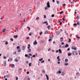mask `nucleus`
<instances>
[{"instance_id": "nucleus-1", "label": "nucleus", "mask_w": 80, "mask_h": 80, "mask_svg": "<svg viewBox=\"0 0 80 80\" xmlns=\"http://www.w3.org/2000/svg\"><path fill=\"white\" fill-rule=\"evenodd\" d=\"M50 2L48 1L47 3V6L45 7V10H47L48 9V8H50Z\"/></svg>"}, {"instance_id": "nucleus-2", "label": "nucleus", "mask_w": 80, "mask_h": 80, "mask_svg": "<svg viewBox=\"0 0 80 80\" xmlns=\"http://www.w3.org/2000/svg\"><path fill=\"white\" fill-rule=\"evenodd\" d=\"M77 48H76V47H72V50H77Z\"/></svg>"}, {"instance_id": "nucleus-3", "label": "nucleus", "mask_w": 80, "mask_h": 80, "mask_svg": "<svg viewBox=\"0 0 80 80\" xmlns=\"http://www.w3.org/2000/svg\"><path fill=\"white\" fill-rule=\"evenodd\" d=\"M33 44L34 45H37V41L35 40L34 41V42H33Z\"/></svg>"}, {"instance_id": "nucleus-4", "label": "nucleus", "mask_w": 80, "mask_h": 80, "mask_svg": "<svg viewBox=\"0 0 80 80\" xmlns=\"http://www.w3.org/2000/svg\"><path fill=\"white\" fill-rule=\"evenodd\" d=\"M47 78V80H49V78L48 77V76L47 74H45Z\"/></svg>"}, {"instance_id": "nucleus-5", "label": "nucleus", "mask_w": 80, "mask_h": 80, "mask_svg": "<svg viewBox=\"0 0 80 80\" xmlns=\"http://www.w3.org/2000/svg\"><path fill=\"white\" fill-rule=\"evenodd\" d=\"M56 32L57 35H59L60 34V31H56Z\"/></svg>"}, {"instance_id": "nucleus-6", "label": "nucleus", "mask_w": 80, "mask_h": 80, "mask_svg": "<svg viewBox=\"0 0 80 80\" xmlns=\"http://www.w3.org/2000/svg\"><path fill=\"white\" fill-rule=\"evenodd\" d=\"M58 52L60 53H62V50L60 49H58Z\"/></svg>"}, {"instance_id": "nucleus-7", "label": "nucleus", "mask_w": 80, "mask_h": 80, "mask_svg": "<svg viewBox=\"0 0 80 80\" xmlns=\"http://www.w3.org/2000/svg\"><path fill=\"white\" fill-rule=\"evenodd\" d=\"M69 47V45L68 44H66V45H65V48H67V47Z\"/></svg>"}, {"instance_id": "nucleus-8", "label": "nucleus", "mask_w": 80, "mask_h": 80, "mask_svg": "<svg viewBox=\"0 0 80 80\" xmlns=\"http://www.w3.org/2000/svg\"><path fill=\"white\" fill-rule=\"evenodd\" d=\"M22 48H23L22 50H25V48H26V47H25V46H22Z\"/></svg>"}, {"instance_id": "nucleus-9", "label": "nucleus", "mask_w": 80, "mask_h": 80, "mask_svg": "<svg viewBox=\"0 0 80 80\" xmlns=\"http://www.w3.org/2000/svg\"><path fill=\"white\" fill-rule=\"evenodd\" d=\"M11 68H14L15 67V65L14 64H12L11 66Z\"/></svg>"}, {"instance_id": "nucleus-10", "label": "nucleus", "mask_w": 80, "mask_h": 80, "mask_svg": "<svg viewBox=\"0 0 80 80\" xmlns=\"http://www.w3.org/2000/svg\"><path fill=\"white\" fill-rule=\"evenodd\" d=\"M31 51H32V50H31V49H29L28 50V53H30V52H31Z\"/></svg>"}, {"instance_id": "nucleus-11", "label": "nucleus", "mask_w": 80, "mask_h": 80, "mask_svg": "<svg viewBox=\"0 0 80 80\" xmlns=\"http://www.w3.org/2000/svg\"><path fill=\"white\" fill-rule=\"evenodd\" d=\"M6 77H7V78H9V77H10V75L9 74L7 75H6Z\"/></svg>"}, {"instance_id": "nucleus-12", "label": "nucleus", "mask_w": 80, "mask_h": 80, "mask_svg": "<svg viewBox=\"0 0 80 80\" xmlns=\"http://www.w3.org/2000/svg\"><path fill=\"white\" fill-rule=\"evenodd\" d=\"M64 61L65 62H66V63H67V62H68V59H65Z\"/></svg>"}, {"instance_id": "nucleus-13", "label": "nucleus", "mask_w": 80, "mask_h": 80, "mask_svg": "<svg viewBox=\"0 0 80 80\" xmlns=\"http://www.w3.org/2000/svg\"><path fill=\"white\" fill-rule=\"evenodd\" d=\"M13 37H14L15 38H18V36L17 35H14Z\"/></svg>"}, {"instance_id": "nucleus-14", "label": "nucleus", "mask_w": 80, "mask_h": 80, "mask_svg": "<svg viewBox=\"0 0 80 80\" xmlns=\"http://www.w3.org/2000/svg\"><path fill=\"white\" fill-rule=\"evenodd\" d=\"M18 52L19 53L20 52H21V49L20 48L18 50Z\"/></svg>"}, {"instance_id": "nucleus-15", "label": "nucleus", "mask_w": 80, "mask_h": 80, "mask_svg": "<svg viewBox=\"0 0 80 80\" xmlns=\"http://www.w3.org/2000/svg\"><path fill=\"white\" fill-rule=\"evenodd\" d=\"M61 74L62 75V76H64V75H65V73H64V72H62Z\"/></svg>"}, {"instance_id": "nucleus-16", "label": "nucleus", "mask_w": 80, "mask_h": 80, "mask_svg": "<svg viewBox=\"0 0 80 80\" xmlns=\"http://www.w3.org/2000/svg\"><path fill=\"white\" fill-rule=\"evenodd\" d=\"M7 63V61H5L4 62V67H5L6 66V64Z\"/></svg>"}, {"instance_id": "nucleus-17", "label": "nucleus", "mask_w": 80, "mask_h": 80, "mask_svg": "<svg viewBox=\"0 0 80 80\" xmlns=\"http://www.w3.org/2000/svg\"><path fill=\"white\" fill-rule=\"evenodd\" d=\"M57 73H62V72H61V71L60 70H59L58 71H58H57Z\"/></svg>"}, {"instance_id": "nucleus-18", "label": "nucleus", "mask_w": 80, "mask_h": 80, "mask_svg": "<svg viewBox=\"0 0 80 80\" xmlns=\"http://www.w3.org/2000/svg\"><path fill=\"white\" fill-rule=\"evenodd\" d=\"M50 25H49L48 27L47 28L48 29V30H50Z\"/></svg>"}, {"instance_id": "nucleus-19", "label": "nucleus", "mask_w": 80, "mask_h": 80, "mask_svg": "<svg viewBox=\"0 0 80 80\" xmlns=\"http://www.w3.org/2000/svg\"><path fill=\"white\" fill-rule=\"evenodd\" d=\"M68 56H70V55H72V53L69 52V53H68Z\"/></svg>"}, {"instance_id": "nucleus-20", "label": "nucleus", "mask_w": 80, "mask_h": 80, "mask_svg": "<svg viewBox=\"0 0 80 80\" xmlns=\"http://www.w3.org/2000/svg\"><path fill=\"white\" fill-rule=\"evenodd\" d=\"M13 55H16V54L17 53V51H15L14 52H13Z\"/></svg>"}, {"instance_id": "nucleus-21", "label": "nucleus", "mask_w": 80, "mask_h": 80, "mask_svg": "<svg viewBox=\"0 0 80 80\" xmlns=\"http://www.w3.org/2000/svg\"><path fill=\"white\" fill-rule=\"evenodd\" d=\"M43 58H42L41 59H40L39 60V61L40 62H41V61H42L43 60Z\"/></svg>"}, {"instance_id": "nucleus-22", "label": "nucleus", "mask_w": 80, "mask_h": 80, "mask_svg": "<svg viewBox=\"0 0 80 80\" xmlns=\"http://www.w3.org/2000/svg\"><path fill=\"white\" fill-rule=\"evenodd\" d=\"M64 65H65V66H67V65H68V63H65Z\"/></svg>"}, {"instance_id": "nucleus-23", "label": "nucleus", "mask_w": 80, "mask_h": 80, "mask_svg": "<svg viewBox=\"0 0 80 80\" xmlns=\"http://www.w3.org/2000/svg\"><path fill=\"white\" fill-rule=\"evenodd\" d=\"M56 3H57V4H58V5L60 2H59L58 1H57Z\"/></svg>"}, {"instance_id": "nucleus-24", "label": "nucleus", "mask_w": 80, "mask_h": 80, "mask_svg": "<svg viewBox=\"0 0 80 80\" xmlns=\"http://www.w3.org/2000/svg\"><path fill=\"white\" fill-rule=\"evenodd\" d=\"M14 61H15V62H17L18 61V60H17V58H16L15 59Z\"/></svg>"}, {"instance_id": "nucleus-25", "label": "nucleus", "mask_w": 80, "mask_h": 80, "mask_svg": "<svg viewBox=\"0 0 80 80\" xmlns=\"http://www.w3.org/2000/svg\"><path fill=\"white\" fill-rule=\"evenodd\" d=\"M6 30V29H3L2 30V32H5Z\"/></svg>"}, {"instance_id": "nucleus-26", "label": "nucleus", "mask_w": 80, "mask_h": 80, "mask_svg": "<svg viewBox=\"0 0 80 80\" xmlns=\"http://www.w3.org/2000/svg\"><path fill=\"white\" fill-rule=\"evenodd\" d=\"M42 72L43 73H45V70L43 69L42 70Z\"/></svg>"}, {"instance_id": "nucleus-27", "label": "nucleus", "mask_w": 80, "mask_h": 80, "mask_svg": "<svg viewBox=\"0 0 80 80\" xmlns=\"http://www.w3.org/2000/svg\"><path fill=\"white\" fill-rule=\"evenodd\" d=\"M76 24L78 25L80 24V23H79V21H78V22Z\"/></svg>"}, {"instance_id": "nucleus-28", "label": "nucleus", "mask_w": 80, "mask_h": 80, "mask_svg": "<svg viewBox=\"0 0 80 80\" xmlns=\"http://www.w3.org/2000/svg\"><path fill=\"white\" fill-rule=\"evenodd\" d=\"M47 33V30H46L45 31V32H44V34H46Z\"/></svg>"}, {"instance_id": "nucleus-29", "label": "nucleus", "mask_w": 80, "mask_h": 80, "mask_svg": "<svg viewBox=\"0 0 80 80\" xmlns=\"http://www.w3.org/2000/svg\"><path fill=\"white\" fill-rule=\"evenodd\" d=\"M28 54H26L25 55V57H28Z\"/></svg>"}, {"instance_id": "nucleus-30", "label": "nucleus", "mask_w": 80, "mask_h": 80, "mask_svg": "<svg viewBox=\"0 0 80 80\" xmlns=\"http://www.w3.org/2000/svg\"><path fill=\"white\" fill-rule=\"evenodd\" d=\"M8 41H6L5 42V45H8Z\"/></svg>"}, {"instance_id": "nucleus-31", "label": "nucleus", "mask_w": 80, "mask_h": 80, "mask_svg": "<svg viewBox=\"0 0 80 80\" xmlns=\"http://www.w3.org/2000/svg\"><path fill=\"white\" fill-rule=\"evenodd\" d=\"M77 18L78 19V20H79V18H80V17H79V16H77Z\"/></svg>"}, {"instance_id": "nucleus-32", "label": "nucleus", "mask_w": 80, "mask_h": 80, "mask_svg": "<svg viewBox=\"0 0 80 80\" xmlns=\"http://www.w3.org/2000/svg\"><path fill=\"white\" fill-rule=\"evenodd\" d=\"M63 13V11H61L60 12V14H62Z\"/></svg>"}, {"instance_id": "nucleus-33", "label": "nucleus", "mask_w": 80, "mask_h": 80, "mask_svg": "<svg viewBox=\"0 0 80 80\" xmlns=\"http://www.w3.org/2000/svg\"><path fill=\"white\" fill-rule=\"evenodd\" d=\"M55 17V15L54 14H52L51 15V17Z\"/></svg>"}, {"instance_id": "nucleus-34", "label": "nucleus", "mask_w": 80, "mask_h": 80, "mask_svg": "<svg viewBox=\"0 0 80 80\" xmlns=\"http://www.w3.org/2000/svg\"><path fill=\"white\" fill-rule=\"evenodd\" d=\"M62 20L63 21H65V19L64 18H62Z\"/></svg>"}, {"instance_id": "nucleus-35", "label": "nucleus", "mask_w": 80, "mask_h": 80, "mask_svg": "<svg viewBox=\"0 0 80 80\" xmlns=\"http://www.w3.org/2000/svg\"><path fill=\"white\" fill-rule=\"evenodd\" d=\"M10 40H11V41H12V42H13V38H11Z\"/></svg>"}, {"instance_id": "nucleus-36", "label": "nucleus", "mask_w": 80, "mask_h": 80, "mask_svg": "<svg viewBox=\"0 0 80 80\" xmlns=\"http://www.w3.org/2000/svg\"><path fill=\"white\" fill-rule=\"evenodd\" d=\"M73 25L74 26H77V23H74Z\"/></svg>"}, {"instance_id": "nucleus-37", "label": "nucleus", "mask_w": 80, "mask_h": 80, "mask_svg": "<svg viewBox=\"0 0 80 80\" xmlns=\"http://www.w3.org/2000/svg\"><path fill=\"white\" fill-rule=\"evenodd\" d=\"M68 42H71V39H69V41H68Z\"/></svg>"}, {"instance_id": "nucleus-38", "label": "nucleus", "mask_w": 80, "mask_h": 80, "mask_svg": "<svg viewBox=\"0 0 80 80\" xmlns=\"http://www.w3.org/2000/svg\"><path fill=\"white\" fill-rule=\"evenodd\" d=\"M27 28H28V30H30V27H28Z\"/></svg>"}, {"instance_id": "nucleus-39", "label": "nucleus", "mask_w": 80, "mask_h": 80, "mask_svg": "<svg viewBox=\"0 0 80 80\" xmlns=\"http://www.w3.org/2000/svg\"><path fill=\"white\" fill-rule=\"evenodd\" d=\"M16 48L17 49H19V48H20V46H17Z\"/></svg>"}, {"instance_id": "nucleus-40", "label": "nucleus", "mask_w": 80, "mask_h": 80, "mask_svg": "<svg viewBox=\"0 0 80 80\" xmlns=\"http://www.w3.org/2000/svg\"><path fill=\"white\" fill-rule=\"evenodd\" d=\"M39 19V17H37L36 18V20H38Z\"/></svg>"}, {"instance_id": "nucleus-41", "label": "nucleus", "mask_w": 80, "mask_h": 80, "mask_svg": "<svg viewBox=\"0 0 80 80\" xmlns=\"http://www.w3.org/2000/svg\"><path fill=\"white\" fill-rule=\"evenodd\" d=\"M31 64H32V63H29V67H31Z\"/></svg>"}, {"instance_id": "nucleus-42", "label": "nucleus", "mask_w": 80, "mask_h": 80, "mask_svg": "<svg viewBox=\"0 0 80 80\" xmlns=\"http://www.w3.org/2000/svg\"><path fill=\"white\" fill-rule=\"evenodd\" d=\"M62 24V22H60V24H59L60 25H61Z\"/></svg>"}, {"instance_id": "nucleus-43", "label": "nucleus", "mask_w": 80, "mask_h": 80, "mask_svg": "<svg viewBox=\"0 0 80 80\" xmlns=\"http://www.w3.org/2000/svg\"><path fill=\"white\" fill-rule=\"evenodd\" d=\"M15 78L16 80H18V78L17 77H16Z\"/></svg>"}, {"instance_id": "nucleus-44", "label": "nucleus", "mask_w": 80, "mask_h": 80, "mask_svg": "<svg viewBox=\"0 0 80 80\" xmlns=\"http://www.w3.org/2000/svg\"><path fill=\"white\" fill-rule=\"evenodd\" d=\"M42 33H43V32H41L40 33V35H42Z\"/></svg>"}, {"instance_id": "nucleus-45", "label": "nucleus", "mask_w": 80, "mask_h": 80, "mask_svg": "<svg viewBox=\"0 0 80 80\" xmlns=\"http://www.w3.org/2000/svg\"><path fill=\"white\" fill-rule=\"evenodd\" d=\"M44 18H46V15H44Z\"/></svg>"}, {"instance_id": "nucleus-46", "label": "nucleus", "mask_w": 80, "mask_h": 80, "mask_svg": "<svg viewBox=\"0 0 80 80\" xmlns=\"http://www.w3.org/2000/svg\"><path fill=\"white\" fill-rule=\"evenodd\" d=\"M49 38H50V39H52V38H53L52 37H51V36H49Z\"/></svg>"}, {"instance_id": "nucleus-47", "label": "nucleus", "mask_w": 80, "mask_h": 80, "mask_svg": "<svg viewBox=\"0 0 80 80\" xmlns=\"http://www.w3.org/2000/svg\"><path fill=\"white\" fill-rule=\"evenodd\" d=\"M35 56H36V55H34L32 56V57H35Z\"/></svg>"}, {"instance_id": "nucleus-48", "label": "nucleus", "mask_w": 80, "mask_h": 80, "mask_svg": "<svg viewBox=\"0 0 80 80\" xmlns=\"http://www.w3.org/2000/svg\"><path fill=\"white\" fill-rule=\"evenodd\" d=\"M70 49L69 48L67 49V51H70Z\"/></svg>"}, {"instance_id": "nucleus-49", "label": "nucleus", "mask_w": 80, "mask_h": 80, "mask_svg": "<svg viewBox=\"0 0 80 80\" xmlns=\"http://www.w3.org/2000/svg\"><path fill=\"white\" fill-rule=\"evenodd\" d=\"M59 58H60V56H58L57 57V59H59Z\"/></svg>"}, {"instance_id": "nucleus-50", "label": "nucleus", "mask_w": 80, "mask_h": 80, "mask_svg": "<svg viewBox=\"0 0 80 80\" xmlns=\"http://www.w3.org/2000/svg\"><path fill=\"white\" fill-rule=\"evenodd\" d=\"M44 60L41 62V63H44Z\"/></svg>"}, {"instance_id": "nucleus-51", "label": "nucleus", "mask_w": 80, "mask_h": 80, "mask_svg": "<svg viewBox=\"0 0 80 80\" xmlns=\"http://www.w3.org/2000/svg\"><path fill=\"white\" fill-rule=\"evenodd\" d=\"M41 43H43L44 42V41H41Z\"/></svg>"}, {"instance_id": "nucleus-52", "label": "nucleus", "mask_w": 80, "mask_h": 80, "mask_svg": "<svg viewBox=\"0 0 80 80\" xmlns=\"http://www.w3.org/2000/svg\"><path fill=\"white\" fill-rule=\"evenodd\" d=\"M58 59V62H59V61H60V59L59 58Z\"/></svg>"}, {"instance_id": "nucleus-53", "label": "nucleus", "mask_w": 80, "mask_h": 80, "mask_svg": "<svg viewBox=\"0 0 80 80\" xmlns=\"http://www.w3.org/2000/svg\"><path fill=\"white\" fill-rule=\"evenodd\" d=\"M22 70V68H19L18 70Z\"/></svg>"}, {"instance_id": "nucleus-54", "label": "nucleus", "mask_w": 80, "mask_h": 80, "mask_svg": "<svg viewBox=\"0 0 80 80\" xmlns=\"http://www.w3.org/2000/svg\"><path fill=\"white\" fill-rule=\"evenodd\" d=\"M66 5V4H63V7H65Z\"/></svg>"}, {"instance_id": "nucleus-55", "label": "nucleus", "mask_w": 80, "mask_h": 80, "mask_svg": "<svg viewBox=\"0 0 80 80\" xmlns=\"http://www.w3.org/2000/svg\"><path fill=\"white\" fill-rule=\"evenodd\" d=\"M78 74H79V72H78L77 73H76V75H78Z\"/></svg>"}, {"instance_id": "nucleus-56", "label": "nucleus", "mask_w": 80, "mask_h": 80, "mask_svg": "<svg viewBox=\"0 0 80 80\" xmlns=\"http://www.w3.org/2000/svg\"><path fill=\"white\" fill-rule=\"evenodd\" d=\"M26 63L27 64H28V61H26Z\"/></svg>"}, {"instance_id": "nucleus-57", "label": "nucleus", "mask_w": 80, "mask_h": 80, "mask_svg": "<svg viewBox=\"0 0 80 80\" xmlns=\"http://www.w3.org/2000/svg\"><path fill=\"white\" fill-rule=\"evenodd\" d=\"M51 40H52V39H50H50H49L48 40L49 42H50V41H51Z\"/></svg>"}, {"instance_id": "nucleus-58", "label": "nucleus", "mask_w": 80, "mask_h": 80, "mask_svg": "<svg viewBox=\"0 0 80 80\" xmlns=\"http://www.w3.org/2000/svg\"><path fill=\"white\" fill-rule=\"evenodd\" d=\"M3 58H4V59H5V58H7L6 57V56H4L3 57Z\"/></svg>"}, {"instance_id": "nucleus-59", "label": "nucleus", "mask_w": 80, "mask_h": 80, "mask_svg": "<svg viewBox=\"0 0 80 80\" xmlns=\"http://www.w3.org/2000/svg\"><path fill=\"white\" fill-rule=\"evenodd\" d=\"M15 29L17 30V32H18V28H15Z\"/></svg>"}, {"instance_id": "nucleus-60", "label": "nucleus", "mask_w": 80, "mask_h": 80, "mask_svg": "<svg viewBox=\"0 0 80 80\" xmlns=\"http://www.w3.org/2000/svg\"><path fill=\"white\" fill-rule=\"evenodd\" d=\"M44 23H47V21H45L44 22Z\"/></svg>"}, {"instance_id": "nucleus-61", "label": "nucleus", "mask_w": 80, "mask_h": 80, "mask_svg": "<svg viewBox=\"0 0 80 80\" xmlns=\"http://www.w3.org/2000/svg\"><path fill=\"white\" fill-rule=\"evenodd\" d=\"M61 44H62V45H64V42H62V43H61Z\"/></svg>"}, {"instance_id": "nucleus-62", "label": "nucleus", "mask_w": 80, "mask_h": 80, "mask_svg": "<svg viewBox=\"0 0 80 80\" xmlns=\"http://www.w3.org/2000/svg\"><path fill=\"white\" fill-rule=\"evenodd\" d=\"M27 74H29V72L28 71L27 72Z\"/></svg>"}, {"instance_id": "nucleus-63", "label": "nucleus", "mask_w": 80, "mask_h": 80, "mask_svg": "<svg viewBox=\"0 0 80 80\" xmlns=\"http://www.w3.org/2000/svg\"><path fill=\"white\" fill-rule=\"evenodd\" d=\"M30 38L29 37H28L26 38L27 39H29Z\"/></svg>"}, {"instance_id": "nucleus-64", "label": "nucleus", "mask_w": 80, "mask_h": 80, "mask_svg": "<svg viewBox=\"0 0 80 80\" xmlns=\"http://www.w3.org/2000/svg\"><path fill=\"white\" fill-rule=\"evenodd\" d=\"M58 50H57L56 51V53H58Z\"/></svg>"}]
</instances>
